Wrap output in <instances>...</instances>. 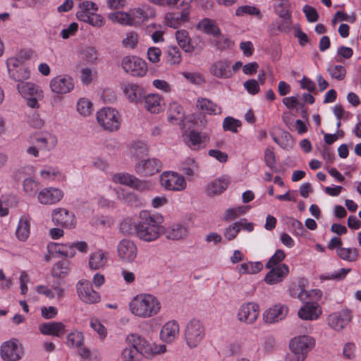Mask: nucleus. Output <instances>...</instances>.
<instances>
[{
    "label": "nucleus",
    "mask_w": 361,
    "mask_h": 361,
    "mask_svg": "<svg viewBox=\"0 0 361 361\" xmlns=\"http://www.w3.org/2000/svg\"><path fill=\"white\" fill-rule=\"evenodd\" d=\"M180 170L188 177H194L198 171V164L194 159L188 157L181 163Z\"/></svg>",
    "instance_id": "obj_41"
},
{
    "label": "nucleus",
    "mask_w": 361,
    "mask_h": 361,
    "mask_svg": "<svg viewBox=\"0 0 361 361\" xmlns=\"http://www.w3.org/2000/svg\"><path fill=\"white\" fill-rule=\"evenodd\" d=\"M138 222L134 221L132 219H125L120 224V231L126 235L136 234L137 236Z\"/></svg>",
    "instance_id": "obj_46"
},
{
    "label": "nucleus",
    "mask_w": 361,
    "mask_h": 361,
    "mask_svg": "<svg viewBox=\"0 0 361 361\" xmlns=\"http://www.w3.org/2000/svg\"><path fill=\"white\" fill-rule=\"evenodd\" d=\"M259 314V305L253 302L243 303L237 314L238 319L247 324H252L256 322Z\"/></svg>",
    "instance_id": "obj_14"
},
{
    "label": "nucleus",
    "mask_w": 361,
    "mask_h": 361,
    "mask_svg": "<svg viewBox=\"0 0 361 361\" xmlns=\"http://www.w3.org/2000/svg\"><path fill=\"white\" fill-rule=\"evenodd\" d=\"M176 37L178 45L188 53L195 50L194 46L191 44V39L188 32L185 30H178L176 32Z\"/></svg>",
    "instance_id": "obj_38"
},
{
    "label": "nucleus",
    "mask_w": 361,
    "mask_h": 361,
    "mask_svg": "<svg viewBox=\"0 0 361 361\" xmlns=\"http://www.w3.org/2000/svg\"><path fill=\"white\" fill-rule=\"evenodd\" d=\"M128 345L136 349L137 352L143 356H149L152 354V347L147 340L142 336L132 334L126 338Z\"/></svg>",
    "instance_id": "obj_20"
},
{
    "label": "nucleus",
    "mask_w": 361,
    "mask_h": 361,
    "mask_svg": "<svg viewBox=\"0 0 361 361\" xmlns=\"http://www.w3.org/2000/svg\"><path fill=\"white\" fill-rule=\"evenodd\" d=\"M97 121L104 130L114 132L119 129L122 119L116 109L104 107L97 111Z\"/></svg>",
    "instance_id": "obj_3"
},
{
    "label": "nucleus",
    "mask_w": 361,
    "mask_h": 361,
    "mask_svg": "<svg viewBox=\"0 0 361 361\" xmlns=\"http://www.w3.org/2000/svg\"><path fill=\"white\" fill-rule=\"evenodd\" d=\"M74 82L72 77L68 75H60L50 80L51 90L57 94H66L71 92L74 88Z\"/></svg>",
    "instance_id": "obj_13"
},
{
    "label": "nucleus",
    "mask_w": 361,
    "mask_h": 361,
    "mask_svg": "<svg viewBox=\"0 0 361 361\" xmlns=\"http://www.w3.org/2000/svg\"><path fill=\"white\" fill-rule=\"evenodd\" d=\"M123 90L129 101L134 103L140 102L145 93L140 86L133 83L124 85Z\"/></svg>",
    "instance_id": "obj_33"
},
{
    "label": "nucleus",
    "mask_w": 361,
    "mask_h": 361,
    "mask_svg": "<svg viewBox=\"0 0 361 361\" xmlns=\"http://www.w3.org/2000/svg\"><path fill=\"white\" fill-rule=\"evenodd\" d=\"M51 220L55 225L65 228L72 229L76 225V219L74 214L65 208L53 209Z\"/></svg>",
    "instance_id": "obj_9"
},
{
    "label": "nucleus",
    "mask_w": 361,
    "mask_h": 361,
    "mask_svg": "<svg viewBox=\"0 0 361 361\" xmlns=\"http://www.w3.org/2000/svg\"><path fill=\"white\" fill-rule=\"evenodd\" d=\"M137 245L130 239H123L117 245L118 257L125 262H133L137 256Z\"/></svg>",
    "instance_id": "obj_11"
},
{
    "label": "nucleus",
    "mask_w": 361,
    "mask_h": 361,
    "mask_svg": "<svg viewBox=\"0 0 361 361\" xmlns=\"http://www.w3.org/2000/svg\"><path fill=\"white\" fill-rule=\"evenodd\" d=\"M298 314L303 320H316L322 314V310L318 303L307 302L299 309Z\"/></svg>",
    "instance_id": "obj_25"
},
{
    "label": "nucleus",
    "mask_w": 361,
    "mask_h": 361,
    "mask_svg": "<svg viewBox=\"0 0 361 361\" xmlns=\"http://www.w3.org/2000/svg\"><path fill=\"white\" fill-rule=\"evenodd\" d=\"M63 197L61 190L56 188H46L38 194V201L42 204H54L59 202Z\"/></svg>",
    "instance_id": "obj_21"
},
{
    "label": "nucleus",
    "mask_w": 361,
    "mask_h": 361,
    "mask_svg": "<svg viewBox=\"0 0 361 361\" xmlns=\"http://www.w3.org/2000/svg\"><path fill=\"white\" fill-rule=\"evenodd\" d=\"M190 3L183 6L179 5V8H182L180 14L178 13H167L164 18L166 25L173 28H177L183 23L188 22L190 13Z\"/></svg>",
    "instance_id": "obj_17"
},
{
    "label": "nucleus",
    "mask_w": 361,
    "mask_h": 361,
    "mask_svg": "<svg viewBox=\"0 0 361 361\" xmlns=\"http://www.w3.org/2000/svg\"><path fill=\"white\" fill-rule=\"evenodd\" d=\"M168 114V119L171 123L178 120L182 121L184 115L183 107L176 102L170 103Z\"/></svg>",
    "instance_id": "obj_44"
},
{
    "label": "nucleus",
    "mask_w": 361,
    "mask_h": 361,
    "mask_svg": "<svg viewBox=\"0 0 361 361\" xmlns=\"http://www.w3.org/2000/svg\"><path fill=\"white\" fill-rule=\"evenodd\" d=\"M131 153L135 157H142L147 154V148L146 145L142 141H136L132 144Z\"/></svg>",
    "instance_id": "obj_63"
},
{
    "label": "nucleus",
    "mask_w": 361,
    "mask_h": 361,
    "mask_svg": "<svg viewBox=\"0 0 361 361\" xmlns=\"http://www.w3.org/2000/svg\"><path fill=\"white\" fill-rule=\"evenodd\" d=\"M39 330L44 335L60 337L65 332V326L61 322H48L39 324Z\"/></svg>",
    "instance_id": "obj_30"
},
{
    "label": "nucleus",
    "mask_w": 361,
    "mask_h": 361,
    "mask_svg": "<svg viewBox=\"0 0 361 361\" xmlns=\"http://www.w3.org/2000/svg\"><path fill=\"white\" fill-rule=\"evenodd\" d=\"M0 355L4 361H18L21 359L23 351L17 341L12 339L3 343L0 348Z\"/></svg>",
    "instance_id": "obj_12"
},
{
    "label": "nucleus",
    "mask_w": 361,
    "mask_h": 361,
    "mask_svg": "<svg viewBox=\"0 0 361 361\" xmlns=\"http://www.w3.org/2000/svg\"><path fill=\"white\" fill-rule=\"evenodd\" d=\"M241 126V122L233 117H226L223 121V128L225 131L237 133V128Z\"/></svg>",
    "instance_id": "obj_58"
},
{
    "label": "nucleus",
    "mask_w": 361,
    "mask_h": 361,
    "mask_svg": "<svg viewBox=\"0 0 361 361\" xmlns=\"http://www.w3.org/2000/svg\"><path fill=\"white\" fill-rule=\"evenodd\" d=\"M6 65L9 75L14 80L23 82L30 78V71L23 65L21 59L11 57L7 60Z\"/></svg>",
    "instance_id": "obj_8"
},
{
    "label": "nucleus",
    "mask_w": 361,
    "mask_h": 361,
    "mask_svg": "<svg viewBox=\"0 0 361 361\" xmlns=\"http://www.w3.org/2000/svg\"><path fill=\"white\" fill-rule=\"evenodd\" d=\"M115 183L126 185L139 190H144L147 187L145 181L128 173H116L113 176Z\"/></svg>",
    "instance_id": "obj_26"
},
{
    "label": "nucleus",
    "mask_w": 361,
    "mask_h": 361,
    "mask_svg": "<svg viewBox=\"0 0 361 361\" xmlns=\"http://www.w3.org/2000/svg\"><path fill=\"white\" fill-rule=\"evenodd\" d=\"M165 236L171 240H180L185 238L188 234L186 227L182 224H173L164 231Z\"/></svg>",
    "instance_id": "obj_34"
},
{
    "label": "nucleus",
    "mask_w": 361,
    "mask_h": 361,
    "mask_svg": "<svg viewBox=\"0 0 361 361\" xmlns=\"http://www.w3.org/2000/svg\"><path fill=\"white\" fill-rule=\"evenodd\" d=\"M117 195L118 199L123 200L124 202L132 207H140L142 204V200L133 192L118 189L117 190Z\"/></svg>",
    "instance_id": "obj_36"
},
{
    "label": "nucleus",
    "mask_w": 361,
    "mask_h": 361,
    "mask_svg": "<svg viewBox=\"0 0 361 361\" xmlns=\"http://www.w3.org/2000/svg\"><path fill=\"white\" fill-rule=\"evenodd\" d=\"M336 252L342 259L348 262H355L358 257V250L356 248L339 247Z\"/></svg>",
    "instance_id": "obj_49"
},
{
    "label": "nucleus",
    "mask_w": 361,
    "mask_h": 361,
    "mask_svg": "<svg viewBox=\"0 0 361 361\" xmlns=\"http://www.w3.org/2000/svg\"><path fill=\"white\" fill-rule=\"evenodd\" d=\"M36 143L39 149L49 151L56 145L57 139L56 137L49 135L45 137H38Z\"/></svg>",
    "instance_id": "obj_47"
},
{
    "label": "nucleus",
    "mask_w": 361,
    "mask_h": 361,
    "mask_svg": "<svg viewBox=\"0 0 361 361\" xmlns=\"http://www.w3.org/2000/svg\"><path fill=\"white\" fill-rule=\"evenodd\" d=\"M229 184L228 178H222L210 183L207 188L206 192L208 195L213 196L219 195L226 190Z\"/></svg>",
    "instance_id": "obj_35"
},
{
    "label": "nucleus",
    "mask_w": 361,
    "mask_h": 361,
    "mask_svg": "<svg viewBox=\"0 0 361 361\" xmlns=\"http://www.w3.org/2000/svg\"><path fill=\"white\" fill-rule=\"evenodd\" d=\"M39 183L32 178H26L23 181V188L26 193L32 195L38 190Z\"/></svg>",
    "instance_id": "obj_64"
},
{
    "label": "nucleus",
    "mask_w": 361,
    "mask_h": 361,
    "mask_svg": "<svg viewBox=\"0 0 361 361\" xmlns=\"http://www.w3.org/2000/svg\"><path fill=\"white\" fill-rule=\"evenodd\" d=\"M169 62L171 64H179L181 61V53L176 47H170L168 51Z\"/></svg>",
    "instance_id": "obj_61"
},
{
    "label": "nucleus",
    "mask_w": 361,
    "mask_h": 361,
    "mask_svg": "<svg viewBox=\"0 0 361 361\" xmlns=\"http://www.w3.org/2000/svg\"><path fill=\"white\" fill-rule=\"evenodd\" d=\"M263 269V264L259 262H245L238 267L240 274H255Z\"/></svg>",
    "instance_id": "obj_45"
},
{
    "label": "nucleus",
    "mask_w": 361,
    "mask_h": 361,
    "mask_svg": "<svg viewBox=\"0 0 361 361\" xmlns=\"http://www.w3.org/2000/svg\"><path fill=\"white\" fill-rule=\"evenodd\" d=\"M184 139L186 145L194 151L204 148L209 141V137L206 133H199L195 130H190L185 134Z\"/></svg>",
    "instance_id": "obj_18"
},
{
    "label": "nucleus",
    "mask_w": 361,
    "mask_h": 361,
    "mask_svg": "<svg viewBox=\"0 0 361 361\" xmlns=\"http://www.w3.org/2000/svg\"><path fill=\"white\" fill-rule=\"evenodd\" d=\"M18 92L26 99L27 105L32 109H39V101L44 97L43 91L39 86L32 82H19L17 85Z\"/></svg>",
    "instance_id": "obj_4"
},
{
    "label": "nucleus",
    "mask_w": 361,
    "mask_h": 361,
    "mask_svg": "<svg viewBox=\"0 0 361 361\" xmlns=\"http://www.w3.org/2000/svg\"><path fill=\"white\" fill-rule=\"evenodd\" d=\"M197 106L199 109L205 111L209 114H219L221 108L211 100L206 98L198 99Z\"/></svg>",
    "instance_id": "obj_40"
},
{
    "label": "nucleus",
    "mask_w": 361,
    "mask_h": 361,
    "mask_svg": "<svg viewBox=\"0 0 361 361\" xmlns=\"http://www.w3.org/2000/svg\"><path fill=\"white\" fill-rule=\"evenodd\" d=\"M138 42V35L136 32H130L126 33V37L122 40V44L126 48L133 49Z\"/></svg>",
    "instance_id": "obj_59"
},
{
    "label": "nucleus",
    "mask_w": 361,
    "mask_h": 361,
    "mask_svg": "<svg viewBox=\"0 0 361 361\" xmlns=\"http://www.w3.org/2000/svg\"><path fill=\"white\" fill-rule=\"evenodd\" d=\"M123 70L134 77H143L147 71L146 62L135 56H124L121 61Z\"/></svg>",
    "instance_id": "obj_6"
},
{
    "label": "nucleus",
    "mask_w": 361,
    "mask_h": 361,
    "mask_svg": "<svg viewBox=\"0 0 361 361\" xmlns=\"http://www.w3.org/2000/svg\"><path fill=\"white\" fill-rule=\"evenodd\" d=\"M161 309V303L155 295L150 293H140L129 302L130 312L141 319H148L157 315Z\"/></svg>",
    "instance_id": "obj_2"
},
{
    "label": "nucleus",
    "mask_w": 361,
    "mask_h": 361,
    "mask_svg": "<svg viewBox=\"0 0 361 361\" xmlns=\"http://www.w3.org/2000/svg\"><path fill=\"white\" fill-rule=\"evenodd\" d=\"M161 167L160 161L156 159H149L137 163L135 166V170L141 176H148L159 172Z\"/></svg>",
    "instance_id": "obj_24"
},
{
    "label": "nucleus",
    "mask_w": 361,
    "mask_h": 361,
    "mask_svg": "<svg viewBox=\"0 0 361 361\" xmlns=\"http://www.w3.org/2000/svg\"><path fill=\"white\" fill-rule=\"evenodd\" d=\"M98 7L92 1H83L78 3V11L76 13L77 18L80 21H84L88 19V17L97 12Z\"/></svg>",
    "instance_id": "obj_32"
},
{
    "label": "nucleus",
    "mask_w": 361,
    "mask_h": 361,
    "mask_svg": "<svg viewBox=\"0 0 361 361\" xmlns=\"http://www.w3.org/2000/svg\"><path fill=\"white\" fill-rule=\"evenodd\" d=\"M78 112L82 116H88L92 111V104L86 98H80L76 105Z\"/></svg>",
    "instance_id": "obj_52"
},
{
    "label": "nucleus",
    "mask_w": 361,
    "mask_h": 361,
    "mask_svg": "<svg viewBox=\"0 0 361 361\" xmlns=\"http://www.w3.org/2000/svg\"><path fill=\"white\" fill-rule=\"evenodd\" d=\"M69 262L66 259H63L57 262L52 268V274L54 276L61 278L66 275L69 269Z\"/></svg>",
    "instance_id": "obj_55"
},
{
    "label": "nucleus",
    "mask_w": 361,
    "mask_h": 361,
    "mask_svg": "<svg viewBox=\"0 0 361 361\" xmlns=\"http://www.w3.org/2000/svg\"><path fill=\"white\" fill-rule=\"evenodd\" d=\"M314 345V339L309 336H300L292 338L290 341V351L298 355L307 357V353Z\"/></svg>",
    "instance_id": "obj_16"
},
{
    "label": "nucleus",
    "mask_w": 361,
    "mask_h": 361,
    "mask_svg": "<svg viewBox=\"0 0 361 361\" xmlns=\"http://www.w3.org/2000/svg\"><path fill=\"white\" fill-rule=\"evenodd\" d=\"M352 312L349 310H342L331 314L327 317L328 325L334 330L339 331L343 329L352 320Z\"/></svg>",
    "instance_id": "obj_15"
},
{
    "label": "nucleus",
    "mask_w": 361,
    "mask_h": 361,
    "mask_svg": "<svg viewBox=\"0 0 361 361\" xmlns=\"http://www.w3.org/2000/svg\"><path fill=\"white\" fill-rule=\"evenodd\" d=\"M140 356L136 349L130 345L124 348L121 353V357L124 361H138Z\"/></svg>",
    "instance_id": "obj_57"
},
{
    "label": "nucleus",
    "mask_w": 361,
    "mask_h": 361,
    "mask_svg": "<svg viewBox=\"0 0 361 361\" xmlns=\"http://www.w3.org/2000/svg\"><path fill=\"white\" fill-rule=\"evenodd\" d=\"M48 248L64 257H73L75 255V251L70 247V244L51 243L48 245Z\"/></svg>",
    "instance_id": "obj_48"
},
{
    "label": "nucleus",
    "mask_w": 361,
    "mask_h": 361,
    "mask_svg": "<svg viewBox=\"0 0 361 361\" xmlns=\"http://www.w3.org/2000/svg\"><path fill=\"white\" fill-rule=\"evenodd\" d=\"M76 290L80 299L85 303L94 304L100 301L99 293L93 290L88 280L79 281L76 284Z\"/></svg>",
    "instance_id": "obj_10"
},
{
    "label": "nucleus",
    "mask_w": 361,
    "mask_h": 361,
    "mask_svg": "<svg viewBox=\"0 0 361 361\" xmlns=\"http://www.w3.org/2000/svg\"><path fill=\"white\" fill-rule=\"evenodd\" d=\"M269 269L270 271L264 277V281L269 285H275L281 283L289 273V267L286 264H279Z\"/></svg>",
    "instance_id": "obj_22"
},
{
    "label": "nucleus",
    "mask_w": 361,
    "mask_h": 361,
    "mask_svg": "<svg viewBox=\"0 0 361 361\" xmlns=\"http://www.w3.org/2000/svg\"><path fill=\"white\" fill-rule=\"evenodd\" d=\"M204 335V326L200 320L192 319L186 324L185 340L190 348L197 347L203 340Z\"/></svg>",
    "instance_id": "obj_5"
},
{
    "label": "nucleus",
    "mask_w": 361,
    "mask_h": 361,
    "mask_svg": "<svg viewBox=\"0 0 361 361\" xmlns=\"http://www.w3.org/2000/svg\"><path fill=\"white\" fill-rule=\"evenodd\" d=\"M209 73L214 77L221 79H228L233 76L231 62L228 60H219L214 62L210 68Z\"/></svg>",
    "instance_id": "obj_23"
},
{
    "label": "nucleus",
    "mask_w": 361,
    "mask_h": 361,
    "mask_svg": "<svg viewBox=\"0 0 361 361\" xmlns=\"http://www.w3.org/2000/svg\"><path fill=\"white\" fill-rule=\"evenodd\" d=\"M163 222L161 214L141 211L137 226V238L147 243L157 240L164 232Z\"/></svg>",
    "instance_id": "obj_1"
},
{
    "label": "nucleus",
    "mask_w": 361,
    "mask_h": 361,
    "mask_svg": "<svg viewBox=\"0 0 361 361\" xmlns=\"http://www.w3.org/2000/svg\"><path fill=\"white\" fill-rule=\"evenodd\" d=\"M149 2L161 6L179 8L180 6L190 3L191 0H149Z\"/></svg>",
    "instance_id": "obj_54"
},
{
    "label": "nucleus",
    "mask_w": 361,
    "mask_h": 361,
    "mask_svg": "<svg viewBox=\"0 0 361 361\" xmlns=\"http://www.w3.org/2000/svg\"><path fill=\"white\" fill-rule=\"evenodd\" d=\"M285 257L286 254L284 251L281 249L277 250L266 264V268L271 269V267H275L281 264L280 263L285 259Z\"/></svg>",
    "instance_id": "obj_56"
},
{
    "label": "nucleus",
    "mask_w": 361,
    "mask_h": 361,
    "mask_svg": "<svg viewBox=\"0 0 361 361\" xmlns=\"http://www.w3.org/2000/svg\"><path fill=\"white\" fill-rule=\"evenodd\" d=\"M160 183L168 190L182 191L186 188L185 178L175 172H164L160 176Z\"/></svg>",
    "instance_id": "obj_7"
},
{
    "label": "nucleus",
    "mask_w": 361,
    "mask_h": 361,
    "mask_svg": "<svg viewBox=\"0 0 361 361\" xmlns=\"http://www.w3.org/2000/svg\"><path fill=\"white\" fill-rule=\"evenodd\" d=\"M83 340V334L78 331L72 332L67 337L68 345L74 347L80 346L82 344Z\"/></svg>",
    "instance_id": "obj_60"
},
{
    "label": "nucleus",
    "mask_w": 361,
    "mask_h": 361,
    "mask_svg": "<svg viewBox=\"0 0 361 361\" xmlns=\"http://www.w3.org/2000/svg\"><path fill=\"white\" fill-rule=\"evenodd\" d=\"M164 105L163 97L158 94H150L145 98V108L152 114H159Z\"/></svg>",
    "instance_id": "obj_29"
},
{
    "label": "nucleus",
    "mask_w": 361,
    "mask_h": 361,
    "mask_svg": "<svg viewBox=\"0 0 361 361\" xmlns=\"http://www.w3.org/2000/svg\"><path fill=\"white\" fill-rule=\"evenodd\" d=\"M274 9L276 13L284 20L291 18L288 0H275Z\"/></svg>",
    "instance_id": "obj_42"
},
{
    "label": "nucleus",
    "mask_w": 361,
    "mask_h": 361,
    "mask_svg": "<svg viewBox=\"0 0 361 361\" xmlns=\"http://www.w3.org/2000/svg\"><path fill=\"white\" fill-rule=\"evenodd\" d=\"M109 18L115 23L124 25H132L134 24V19L131 13L126 12L117 11L110 13Z\"/></svg>",
    "instance_id": "obj_43"
},
{
    "label": "nucleus",
    "mask_w": 361,
    "mask_h": 361,
    "mask_svg": "<svg viewBox=\"0 0 361 361\" xmlns=\"http://www.w3.org/2000/svg\"><path fill=\"white\" fill-rule=\"evenodd\" d=\"M327 71L332 78L338 80H342L346 75V69L343 66L330 64L327 68Z\"/></svg>",
    "instance_id": "obj_51"
},
{
    "label": "nucleus",
    "mask_w": 361,
    "mask_h": 361,
    "mask_svg": "<svg viewBox=\"0 0 361 361\" xmlns=\"http://www.w3.org/2000/svg\"><path fill=\"white\" fill-rule=\"evenodd\" d=\"M30 233V224L27 218L23 216L19 220L18 227L16 231V235L20 241H25Z\"/></svg>",
    "instance_id": "obj_39"
},
{
    "label": "nucleus",
    "mask_w": 361,
    "mask_h": 361,
    "mask_svg": "<svg viewBox=\"0 0 361 361\" xmlns=\"http://www.w3.org/2000/svg\"><path fill=\"white\" fill-rule=\"evenodd\" d=\"M180 327L176 320L166 322L161 328L160 338L165 343L173 342L179 334Z\"/></svg>",
    "instance_id": "obj_27"
},
{
    "label": "nucleus",
    "mask_w": 361,
    "mask_h": 361,
    "mask_svg": "<svg viewBox=\"0 0 361 361\" xmlns=\"http://www.w3.org/2000/svg\"><path fill=\"white\" fill-rule=\"evenodd\" d=\"M219 38L214 40V44L216 49L219 51H224L233 48L234 42L226 35L219 36Z\"/></svg>",
    "instance_id": "obj_53"
},
{
    "label": "nucleus",
    "mask_w": 361,
    "mask_h": 361,
    "mask_svg": "<svg viewBox=\"0 0 361 361\" xmlns=\"http://www.w3.org/2000/svg\"><path fill=\"white\" fill-rule=\"evenodd\" d=\"M288 312V308L278 304L269 308L263 313V320L267 324H273L283 319Z\"/></svg>",
    "instance_id": "obj_19"
},
{
    "label": "nucleus",
    "mask_w": 361,
    "mask_h": 361,
    "mask_svg": "<svg viewBox=\"0 0 361 361\" xmlns=\"http://www.w3.org/2000/svg\"><path fill=\"white\" fill-rule=\"evenodd\" d=\"M130 12L134 20L137 19V22H144L155 16V11L154 8L147 4L134 8L131 9Z\"/></svg>",
    "instance_id": "obj_31"
},
{
    "label": "nucleus",
    "mask_w": 361,
    "mask_h": 361,
    "mask_svg": "<svg viewBox=\"0 0 361 361\" xmlns=\"http://www.w3.org/2000/svg\"><path fill=\"white\" fill-rule=\"evenodd\" d=\"M197 27L204 33L214 37L220 36L221 34V30L217 24L209 18H204L200 20Z\"/></svg>",
    "instance_id": "obj_37"
},
{
    "label": "nucleus",
    "mask_w": 361,
    "mask_h": 361,
    "mask_svg": "<svg viewBox=\"0 0 361 361\" xmlns=\"http://www.w3.org/2000/svg\"><path fill=\"white\" fill-rule=\"evenodd\" d=\"M235 16L238 17H242L245 15L255 16L260 18L262 15L259 9L253 6L245 5L237 8L235 10Z\"/></svg>",
    "instance_id": "obj_50"
},
{
    "label": "nucleus",
    "mask_w": 361,
    "mask_h": 361,
    "mask_svg": "<svg viewBox=\"0 0 361 361\" xmlns=\"http://www.w3.org/2000/svg\"><path fill=\"white\" fill-rule=\"evenodd\" d=\"M302 11L308 22L314 23L318 20L319 14L314 7L309 5H305L302 8Z\"/></svg>",
    "instance_id": "obj_62"
},
{
    "label": "nucleus",
    "mask_w": 361,
    "mask_h": 361,
    "mask_svg": "<svg viewBox=\"0 0 361 361\" xmlns=\"http://www.w3.org/2000/svg\"><path fill=\"white\" fill-rule=\"evenodd\" d=\"M109 253L98 250L90 255L88 267L91 270L104 269L108 263Z\"/></svg>",
    "instance_id": "obj_28"
}]
</instances>
